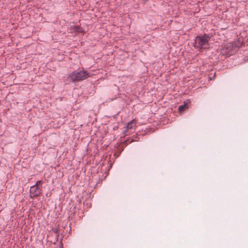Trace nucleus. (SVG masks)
Returning <instances> with one entry per match:
<instances>
[{
  "mask_svg": "<svg viewBox=\"0 0 248 248\" xmlns=\"http://www.w3.org/2000/svg\"><path fill=\"white\" fill-rule=\"evenodd\" d=\"M43 184L42 181H38L35 185L31 186L30 189V196L31 198L38 197L41 193L42 189L39 187H42Z\"/></svg>",
  "mask_w": 248,
  "mask_h": 248,
  "instance_id": "obj_1",
  "label": "nucleus"
},
{
  "mask_svg": "<svg viewBox=\"0 0 248 248\" xmlns=\"http://www.w3.org/2000/svg\"><path fill=\"white\" fill-rule=\"evenodd\" d=\"M89 74L86 71L74 72L71 73L69 78L72 81H78L84 80L89 77Z\"/></svg>",
  "mask_w": 248,
  "mask_h": 248,
  "instance_id": "obj_2",
  "label": "nucleus"
},
{
  "mask_svg": "<svg viewBox=\"0 0 248 248\" xmlns=\"http://www.w3.org/2000/svg\"><path fill=\"white\" fill-rule=\"evenodd\" d=\"M210 37L207 34H204L202 36H198L196 37L195 42L200 48H206V46L208 45V42Z\"/></svg>",
  "mask_w": 248,
  "mask_h": 248,
  "instance_id": "obj_3",
  "label": "nucleus"
},
{
  "mask_svg": "<svg viewBox=\"0 0 248 248\" xmlns=\"http://www.w3.org/2000/svg\"><path fill=\"white\" fill-rule=\"evenodd\" d=\"M191 102L190 100H187L184 102V104L180 106L178 108V110L180 112H182L186 109H187L190 105Z\"/></svg>",
  "mask_w": 248,
  "mask_h": 248,
  "instance_id": "obj_4",
  "label": "nucleus"
},
{
  "mask_svg": "<svg viewBox=\"0 0 248 248\" xmlns=\"http://www.w3.org/2000/svg\"><path fill=\"white\" fill-rule=\"evenodd\" d=\"M137 123V120L136 119H133L130 122L128 123L126 126L127 130H135L136 127Z\"/></svg>",
  "mask_w": 248,
  "mask_h": 248,
  "instance_id": "obj_5",
  "label": "nucleus"
},
{
  "mask_svg": "<svg viewBox=\"0 0 248 248\" xmlns=\"http://www.w3.org/2000/svg\"><path fill=\"white\" fill-rule=\"evenodd\" d=\"M73 29L75 30V31L78 33L83 32V31L82 28L79 26H75L73 27Z\"/></svg>",
  "mask_w": 248,
  "mask_h": 248,
  "instance_id": "obj_6",
  "label": "nucleus"
},
{
  "mask_svg": "<svg viewBox=\"0 0 248 248\" xmlns=\"http://www.w3.org/2000/svg\"><path fill=\"white\" fill-rule=\"evenodd\" d=\"M222 55H224V54H226V52H225V53H224L223 52H222Z\"/></svg>",
  "mask_w": 248,
  "mask_h": 248,
  "instance_id": "obj_7",
  "label": "nucleus"
}]
</instances>
